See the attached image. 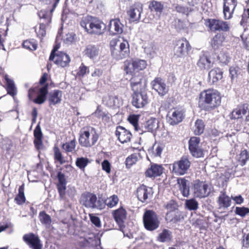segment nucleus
<instances>
[{"label":"nucleus","instance_id":"obj_31","mask_svg":"<svg viewBox=\"0 0 249 249\" xmlns=\"http://www.w3.org/2000/svg\"><path fill=\"white\" fill-rule=\"evenodd\" d=\"M48 93V86L46 85L39 89L38 94L36 98L34 99L33 101L37 104H43L45 100L46 95Z\"/></svg>","mask_w":249,"mask_h":249},{"label":"nucleus","instance_id":"obj_14","mask_svg":"<svg viewBox=\"0 0 249 249\" xmlns=\"http://www.w3.org/2000/svg\"><path fill=\"white\" fill-rule=\"evenodd\" d=\"M143 10L142 4L137 2L130 6L127 11L129 21L131 22L139 21L141 18V15Z\"/></svg>","mask_w":249,"mask_h":249},{"label":"nucleus","instance_id":"obj_23","mask_svg":"<svg viewBox=\"0 0 249 249\" xmlns=\"http://www.w3.org/2000/svg\"><path fill=\"white\" fill-rule=\"evenodd\" d=\"M116 135L121 143H125L130 141L132 136L130 132L124 127L119 126L117 127Z\"/></svg>","mask_w":249,"mask_h":249},{"label":"nucleus","instance_id":"obj_54","mask_svg":"<svg viewBox=\"0 0 249 249\" xmlns=\"http://www.w3.org/2000/svg\"><path fill=\"white\" fill-rule=\"evenodd\" d=\"M94 114L95 116H96L99 119H101L103 121L108 122L109 120V116L100 110L97 109L94 112Z\"/></svg>","mask_w":249,"mask_h":249},{"label":"nucleus","instance_id":"obj_64","mask_svg":"<svg viewBox=\"0 0 249 249\" xmlns=\"http://www.w3.org/2000/svg\"><path fill=\"white\" fill-rule=\"evenodd\" d=\"M249 18V8L245 10L242 14V19L240 22L241 25L248 22V19Z\"/></svg>","mask_w":249,"mask_h":249},{"label":"nucleus","instance_id":"obj_60","mask_svg":"<svg viewBox=\"0 0 249 249\" xmlns=\"http://www.w3.org/2000/svg\"><path fill=\"white\" fill-rule=\"evenodd\" d=\"M34 135L35 139H42L43 134L39 124L36 127L34 131Z\"/></svg>","mask_w":249,"mask_h":249},{"label":"nucleus","instance_id":"obj_2","mask_svg":"<svg viewBox=\"0 0 249 249\" xmlns=\"http://www.w3.org/2000/svg\"><path fill=\"white\" fill-rule=\"evenodd\" d=\"M221 104L220 93L217 90L208 89L202 91L198 101L199 107L204 110L213 109Z\"/></svg>","mask_w":249,"mask_h":249},{"label":"nucleus","instance_id":"obj_16","mask_svg":"<svg viewBox=\"0 0 249 249\" xmlns=\"http://www.w3.org/2000/svg\"><path fill=\"white\" fill-rule=\"evenodd\" d=\"M23 240L32 249H42V246L38 236L33 233L24 234Z\"/></svg>","mask_w":249,"mask_h":249},{"label":"nucleus","instance_id":"obj_61","mask_svg":"<svg viewBox=\"0 0 249 249\" xmlns=\"http://www.w3.org/2000/svg\"><path fill=\"white\" fill-rule=\"evenodd\" d=\"M36 34L38 36L42 37L46 35L45 25L44 24H40L39 29L36 31Z\"/></svg>","mask_w":249,"mask_h":249},{"label":"nucleus","instance_id":"obj_51","mask_svg":"<svg viewBox=\"0 0 249 249\" xmlns=\"http://www.w3.org/2000/svg\"><path fill=\"white\" fill-rule=\"evenodd\" d=\"M219 62L223 64H227L230 61V58L228 54L223 51L221 52L217 56Z\"/></svg>","mask_w":249,"mask_h":249},{"label":"nucleus","instance_id":"obj_4","mask_svg":"<svg viewBox=\"0 0 249 249\" xmlns=\"http://www.w3.org/2000/svg\"><path fill=\"white\" fill-rule=\"evenodd\" d=\"M110 47L112 57L117 60L126 58L129 55V45L126 40L121 41L118 39H113L110 41Z\"/></svg>","mask_w":249,"mask_h":249},{"label":"nucleus","instance_id":"obj_30","mask_svg":"<svg viewBox=\"0 0 249 249\" xmlns=\"http://www.w3.org/2000/svg\"><path fill=\"white\" fill-rule=\"evenodd\" d=\"M162 167L161 165L156 164L151 165L150 168H148L146 172V177L152 178L160 176L162 173Z\"/></svg>","mask_w":249,"mask_h":249},{"label":"nucleus","instance_id":"obj_55","mask_svg":"<svg viewBox=\"0 0 249 249\" xmlns=\"http://www.w3.org/2000/svg\"><path fill=\"white\" fill-rule=\"evenodd\" d=\"M54 159L57 160L60 164H62L64 162V160L62 157V154L59 149L55 147L54 148Z\"/></svg>","mask_w":249,"mask_h":249},{"label":"nucleus","instance_id":"obj_29","mask_svg":"<svg viewBox=\"0 0 249 249\" xmlns=\"http://www.w3.org/2000/svg\"><path fill=\"white\" fill-rule=\"evenodd\" d=\"M177 181L183 196L188 197L190 195L189 181L184 178H179Z\"/></svg>","mask_w":249,"mask_h":249},{"label":"nucleus","instance_id":"obj_44","mask_svg":"<svg viewBox=\"0 0 249 249\" xmlns=\"http://www.w3.org/2000/svg\"><path fill=\"white\" fill-rule=\"evenodd\" d=\"M149 8L151 11H155L159 13L160 15L162 11L163 7L160 2L153 1L150 3Z\"/></svg>","mask_w":249,"mask_h":249},{"label":"nucleus","instance_id":"obj_27","mask_svg":"<svg viewBox=\"0 0 249 249\" xmlns=\"http://www.w3.org/2000/svg\"><path fill=\"white\" fill-rule=\"evenodd\" d=\"M223 71L219 68H215L211 70L208 73V79L210 83L214 84L223 78Z\"/></svg>","mask_w":249,"mask_h":249},{"label":"nucleus","instance_id":"obj_48","mask_svg":"<svg viewBox=\"0 0 249 249\" xmlns=\"http://www.w3.org/2000/svg\"><path fill=\"white\" fill-rule=\"evenodd\" d=\"M119 199L116 195H113L107 198L105 201L106 204L109 208H112L117 204Z\"/></svg>","mask_w":249,"mask_h":249},{"label":"nucleus","instance_id":"obj_21","mask_svg":"<svg viewBox=\"0 0 249 249\" xmlns=\"http://www.w3.org/2000/svg\"><path fill=\"white\" fill-rule=\"evenodd\" d=\"M245 116L246 120L249 121V107L248 106H243L235 108L231 112V118L238 119Z\"/></svg>","mask_w":249,"mask_h":249},{"label":"nucleus","instance_id":"obj_62","mask_svg":"<svg viewBox=\"0 0 249 249\" xmlns=\"http://www.w3.org/2000/svg\"><path fill=\"white\" fill-rule=\"evenodd\" d=\"M75 35L73 33H68L64 37V41L66 43L70 44L74 40Z\"/></svg>","mask_w":249,"mask_h":249},{"label":"nucleus","instance_id":"obj_41","mask_svg":"<svg viewBox=\"0 0 249 249\" xmlns=\"http://www.w3.org/2000/svg\"><path fill=\"white\" fill-rule=\"evenodd\" d=\"M76 147V141L74 139L71 141L70 142H67L63 143L62 148L66 152L73 153L75 151Z\"/></svg>","mask_w":249,"mask_h":249},{"label":"nucleus","instance_id":"obj_40","mask_svg":"<svg viewBox=\"0 0 249 249\" xmlns=\"http://www.w3.org/2000/svg\"><path fill=\"white\" fill-rule=\"evenodd\" d=\"M158 127V120L153 118L148 120L145 124V127L148 131H153L157 129Z\"/></svg>","mask_w":249,"mask_h":249},{"label":"nucleus","instance_id":"obj_11","mask_svg":"<svg viewBox=\"0 0 249 249\" xmlns=\"http://www.w3.org/2000/svg\"><path fill=\"white\" fill-rule=\"evenodd\" d=\"M191 47L186 39H181L178 41L175 47V55L177 57L185 58L191 50Z\"/></svg>","mask_w":249,"mask_h":249},{"label":"nucleus","instance_id":"obj_8","mask_svg":"<svg viewBox=\"0 0 249 249\" xmlns=\"http://www.w3.org/2000/svg\"><path fill=\"white\" fill-rule=\"evenodd\" d=\"M147 65V62L144 60H126L124 62V70L127 74H132L135 71L138 72L145 69Z\"/></svg>","mask_w":249,"mask_h":249},{"label":"nucleus","instance_id":"obj_36","mask_svg":"<svg viewBox=\"0 0 249 249\" xmlns=\"http://www.w3.org/2000/svg\"><path fill=\"white\" fill-rule=\"evenodd\" d=\"M225 38L223 35L221 34H217L213 38L211 42L212 47L216 49L222 45V43L224 41Z\"/></svg>","mask_w":249,"mask_h":249},{"label":"nucleus","instance_id":"obj_57","mask_svg":"<svg viewBox=\"0 0 249 249\" xmlns=\"http://www.w3.org/2000/svg\"><path fill=\"white\" fill-rule=\"evenodd\" d=\"M165 208L168 212L175 211L177 208V204L174 200H170L165 205Z\"/></svg>","mask_w":249,"mask_h":249},{"label":"nucleus","instance_id":"obj_32","mask_svg":"<svg viewBox=\"0 0 249 249\" xmlns=\"http://www.w3.org/2000/svg\"><path fill=\"white\" fill-rule=\"evenodd\" d=\"M62 92L58 90H54L49 94V101L50 105H56L61 102Z\"/></svg>","mask_w":249,"mask_h":249},{"label":"nucleus","instance_id":"obj_63","mask_svg":"<svg viewBox=\"0 0 249 249\" xmlns=\"http://www.w3.org/2000/svg\"><path fill=\"white\" fill-rule=\"evenodd\" d=\"M57 189L61 198H63L65 194L66 184H58Z\"/></svg>","mask_w":249,"mask_h":249},{"label":"nucleus","instance_id":"obj_52","mask_svg":"<svg viewBox=\"0 0 249 249\" xmlns=\"http://www.w3.org/2000/svg\"><path fill=\"white\" fill-rule=\"evenodd\" d=\"M23 47L30 50H36L37 49V44L34 41L26 40L22 44Z\"/></svg>","mask_w":249,"mask_h":249},{"label":"nucleus","instance_id":"obj_53","mask_svg":"<svg viewBox=\"0 0 249 249\" xmlns=\"http://www.w3.org/2000/svg\"><path fill=\"white\" fill-rule=\"evenodd\" d=\"M235 213L241 217H244L246 214L249 213V209L244 207H236L235 210Z\"/></svg>","mask_w":249,"mask_h":249},{"label":"nucleus","instance_id":"obj_25","mask_svg":"<svg viewBox=\"0 0 249 249\" xmlns=\"http://www.w3.org/2000/svg\"><path fill=\"white\" fill-rule=\"evenodd\" d=\"M54 63L61 67H65L67 66L70 61L69 56L63 52H59L54 55Z\"/></svg>","mask_w":249,"mask_h":249},{"label":"nucleus","instance_id":"obj_20","mask_svg":"<svg viewBox=\"0 0 249 249\" xmlns=\"http://www.w3.org/2000/svg\"><path fill=\"white\" fill-rule=\"evenodd\" d=\"M137 197L142 202H146L147 199L151 197L153 192L151 188L147 187L145 185H141L137 191Z\"/></svg>","mask_w":249,"mask_h":249},{"label":"nucleus","instance_id":"obj_5","mask_svg":"<svg viewBox=\"0 0 249 249\" xmlns=\"http://www.w3.org/2000/svg\"><path fill=\"white\" fill-rule=\"evenodd\" d=\"M99 137V134L95 128L85 127L80 131L79 142L82 146L90 147L97 142Z\"/></svg>","mask_w":249,"mask_h":249},{"label":"nucleus","instance_id":"obj_19","mask_svg":"<svg viewBox=\"0 0 249 249\" xmlns=\"http://www.w3.org/2000/svg\"><path fill=\"white\" fill-rule=\"evenodd\" d=\"M153 89L156 90L160 96H164L168 91V88L163 80L160 78H156L151 82Z\"/></svg>","mask_w":249,"mask_h":249},{"label":"nucleus","instance_id":"obj_56","mask_svg":"<svg viewBox=\"0 0 249 249\" xmlns=\"http://www.w3.org/2000/svg\"><path fill=\"white\" fill-rule=\"evenodd\" d=\"M138 119L139 116L135 114L131 115L128 118V121L134 126L136 130L138 125Z\"/></svg>","mask_w":249,"mask_h":249},{"label":"nucleus","instance_id":"obj_49","mask_svg":"<svg viewBox=\"0 0 249 249\" xmlns=\"http://www.w3.org/2000/svg\"><path fill=\"white\" fill-rule=\"evenodd\" d=\"M165 219L166 221L168 222H173L175 223L178 221L179 217L178 216L175 211H172L167 212Z\"/></svg>","mask_w":249,"mask_h":249},{"label":"nucleus","instance_id":"obj_35","mask_svg":"<svg viewBox=\"0 0 249 249\" xmlns=\"http://www.w3.org/2000/svg\"><path fill=\"white\" fill-rule=\"evenodd\" d=\"M172 232L168 230L163 229L158 236V240L161 242H168L172 239Z\"/></svg>","mask_w":249,"mask_h":249},{"label":"nucleus","instance_id":"obj_39","mask_svg":"<svg viewBox=\"0 0 249 249\" xmlns=\"http://www.w3.org/2000/svg\"><path fill=\"white\" fill-rule=\"evenodd\" d=\"M24 184H23L18 188V194L15 198V201L18 205L24 203L25 201V197L24 193Z\"/></svg>","mask_w":249,"mask_h":249},{"label":"nucleus","instance_id":"obj_43","mask_svg":"<svg viewBox=\"0 0 249 249\" xmlns=\"http://www.w3.org/2000/svg\"><path fill=\"white\" fill-rule=\"evenodd\" d=\"M249 159V155L247 150L241 151L240 154L237 156V160L241 166H243L246 163L247 161Z\"/></svg>","mask_w":249,"mask_h":249},{"label":"nucleus","instance_id":"obj_59","mask_svg":"<svg viewBox=\"0 0 249 249\" xmlns=\"http://www.w3.org/2000/svg\"><path fill=\"white\" fill-rule=\"evenodd\" d=\"M102 169L106 171L107 173L109 174L111 171V165L109 162L107 160H105L102 162Z\"/></svg>","mask_w":249,"mask_h":249},{"label":"nucleus","instance_id":"obj_1","mask_svg":"<svg viewBox=\"0 0 249 249\" xmlns=\"http://www.w3.org/2000/svg\"><path fill=\"white\" fill-rule=\"evenodd\" d=\"M142 76L139 74L133 76L130 79L131 86L134 93L132 95V104L136 108L144 107L148 103V98L146 93L142 90L145 87L144 82L142 84Z\"/></svg>","mask_w":249,"mask_h":249},{"label":"nucleus","instance_id":"obj_47","mask_svg":"<svg viewBox=\"0 0 249 249\" xmlns=\"http://www.w3.org/2000/svg\"><path fill=\"white\" fill-rule=\"evenodd\" d=\"M164 148V146L163 144L156 143H155L152 147V153L154 156L155 157H160L163 151Z\"/></svg>","mask_w":249,"mask_h":249},{"label":"nucleus","instance_id":"obj_13","mask_svg":"<svg viewBox=\"0 0 249 249\" xmlns=\"http://www.w3.org/2000/svg\"><path fill=\"white\" fill-rule=\"evenodd\" d=\"M79 245L83 247L91 248L95 249H99L100 248L98 245L100 241L96 238L94 234L90 233L85 237H80L78 240Z\"/></svg>","mask_w":249,"mask_h":249},{"label":"nucleus","instance_id":"obj_6","mask_svg":"<svg viewBox=\"0 0 249 249\" xmlns=\"http://www.w3.org/2000/svg\"><path fill=\"white\" fill-rule=\"evenodd\" d=\"M80 203L83 206L89 209L101 210L104 207V203L101 204L100 200H97L96 195L88 192L81 195Z\"/></svg>","mask_w":249,"mask_h":249},{"label":"nucleus","instance_id":"obj_26","mask_svg":"<svg viewBox=\"0 0 249 249\" xmlns=\"http://www.w3.org/2000/svg\"><path fill=\"white\" fill-rule=\"evenodd\" d=\"M218 209L224 210L227 209L231 205V198L226 195L225 192H221L217 198Z\"/></svg>","mask_w":249,"mask_h":249},{"label":"nucleus","instance_id":"obj_18","mask_svg":"<svg viewBox=\"0 0 249 249\" xmlns=\"http://www.w3.org/2000/svg\"><path fill=\"white\" fill-rule=\"evenodd\" d=\"M223 13L225 19H229L232 17V14L237 5V0H223Z\"/></svg>","mask_w":249,"mask_h":249},{"label":"nucleus","instance_id":"obj_7","mask_svg":"<svg viewBox=\"0 0 249 249\" xmlns=\"http://www.w3.org/2000/svg\"><path fill=\"white\" fill-rule=\"evenodd\" d=\"M143 222L145 228L150 231L157 229L160 225L157 215L153 211L147 210L143 215Z\"/></svg>","mask_w":249,"mask_h":249},{"label":"nucleus","instance_id":"obj_58","mask_svg":"<svg viewBox=\"0 0 249 249\" xmlns=\"http://www.w3.org/2000/svg\"><path fill=\"white\" fill-rule=\"evenodd\" d=\"M145 53L149 57H153L155 52L153 45L151 44L144 48Z\"/></svg>","mask_w":249,"mask_h":249},{"label":"nucleus","instance_id":"obj_38","mask_svg":"<svg viewBox=\"0 0 249 249\" xmlns=\"http://www.w3.org/2000/svg\"><path fill=\"white\" fill-rule=\"evenodd\" d=\"M204 128L205 125L204 122L200 119L197 120L193 127L194 133L197 135L201 134L204 131Z\"/></svg>","mask_w":249,"mask_h":249},{"label":"nucleus","instance_id":"obj_42","mask_svg":"<svg viewBox=\"0 0 249 249\" xmlns=\"http://www.w3.org/2000/svg\"><path fill=\"white\" fill-rule=\"evenodd\" d=\"M106 104L109 107H119V100L116 95H109L107 98Z\"/></svg>","mask_w":249,"mask_h":249},{"label":"nucleus","instance_id":"obj_24","mask_svg":"<svg viewBox=\"0 0 249 249\" xmlns=\"http://www.w3.org/2000/svg\"><path fill=\"white\" fill-rule=\"evenodd\" d=\"M213 63L210 57L205 53H202L199 55L197 62V67L201 70H208L212 67Z\"/></svg>","mask_w":249,"mask_h":249},{"label":"nucleus","instance_id":"obj_46","mask_svg":"<svg viewBox=\"0 0 249 249\" xmlns=\"http://www.w3.org/2000/svg\"><path fill=\"white\" fill-rule=\"evenodd\" d=\"M185 206L188 210L195 211L198 209V203L196 200L192 198L186 200Z\"/></svg>","mask_w":249,"mask_h":249},{"label":"nucleus","instance_id":"obj_12","mask_svg":"<svg viewBox=\"0 0 249 249\" xmlns=\"http://www.w3.org/2000/svg\"><path fill=\"white\" fill-rule=\"evenodd\" d=\"M191 163L187 158L182 157L179 160L173 163V172L177 175H183L190 168Z\"/></svg>","mask_w":249,"mask_h":249},{"label":"nucleus","instance_id":"obj_45","mask_svg":"<svg viewBox=\"0 0 249 249\" xmlns=\"http://www.w3.org/2000/svg\"><path fill=\"white\" fill-rule=\"evenodd\" d=\"M138 160V155L133 154L128 156L125 160V165L127 168L131 167L133 164H135Z\"/></svg>","mask_w":249,"mask_h":249},{"label":"nucleus","instance_id":"obj_15","mask_svg":"<svg viewBox=\"0 0 249 249\" xmlns=\"http://www.w3.org/2000/svg\"><path fill=\"white\" fill-rule=\"evenodd\" d=\"M189 149L192 155L196 158H200L203 156V151L200 146V138L196 137H192L189 142Z\"/></svg>","mask_w":249,"mask_h":249},{"label":"nucleus","instance_id":"obj_28","mask_svg":"<svg viewBox=\"0 0 249 249\" xmlns=\"http://www.w3.org/2000/svg\"><path fill=\"white\" fill-rule=\"evenodd\" d=\"M114 218L120 226H121L126 218V212L123 207L113 211Z\"/></svg>","mask_w":249,"mask_h":249},{"label":"nucleus","instance_id":"obj_50","mask_svg":"<svg viewBox=\"0 0 249 249\" xmlns=\"http://www.w3.org/2000/svg\"><path fill=\"white\" fill-rule=\"evenodd\" d=\"M89 162V160L86 158H78L76 160V165L80 169H84Z\"/></svg>","mask_w":249,"mask_h":249},{"label":"nucleus","instance_id":"obj_17","mask_svg":"<svg viewBox=\"0 0 249 249\" xmlns=\"http://www.w3.org/2000/svg\"><path fill=\"white\" fill-rule=\"evenodd\" d=\"M208 26L212 31L229 30V26L227 22L214 19H209L208 21Z\"/></svg>","mask_w":249,"mask_h":249},{"label":"nucleus","instance_id":"obj_34","mask_svg":"<svg viewBox=\"0 0 249 249\" xmlns=\"http://www.w3.org/2000/svg\"><path fill=\"white\" fill-rule=\"evenodd\" d=\"M39 218L40 222L46 228H49L51 226L52 219L51 216L45 212L42 211L39 214Z\"/></svg>","mask_w":249,"mask_h":249},{"label":"nucleus","instance_id":"obj_9","mask_svg":"<svg viewBox=\"0 0 249 249\" xmlns=\"http://www.w3.org/2000/svg\"><path fill=\"white\" fill-rule=\"evenodd\" d=\"M184 117V111L181 108L173 107L169 110L166 115L167 122L175 125L182 122Z\"/></svg>","mask_w":249,"mask_h":249},{"label":"nucleus","instance_id":"obj_10","mask_svg":"<svg viewBox=\"0 0 249 249\" xmlns=\"http://www.w3.org/2000/svg\"><path fill=\"white\" fill-rule=\"evenodd\" d=\"M194 195L199 198L205 197L208 196L211 192L210 185L206 182L196 181L193 188Z\"/></svg>","mask_w":249,"mask_h":249},{"label":"nucleus","instance_id":"obj_37","mask_svg":"<svg viewBox=\"0 0 249 249\" xmlns=\"http://www.w3.org/2000/svg\"><path fill=\"white\" fill-rule=\"evenodd\" d=\"M5 79L7 82V92L9 94L14 97L17 94V89L15 86L14 81L9 79L7 75L5 76Z\"/></svg>","mask_w":249,"mask_h":249},{"label":"nucleus","instance_id":"obj_22","mask_svg":"<svg viewBox=\"0 0 249 249\" xmlns=\"http://www.w3.org/2000/svg\"><path fill=\"white\" fill-rule=\"evenodd\" d=\"M124 25L118 18L110 20L109 24V31L112 35H120L123 32Z\"/></svg>","mask_w":249,"mask_h":249},{"label":"nucleus","instance_id":"obj_3","mask_svg":"<svg viewBox=\"0 0 249 249\" xmlns=\"http://www.w3.org/2000/svg\"><path fill=\"white\" fill-rule=\"evenodd\" d=\"M81 26L89 34L101 35L105 29V25L97 18L87 16L82 18L80 21Z\"/></svg>","mask_w":249,"mask_h":249},{"label":"nucleus","instance_id":"obj_33","mask_svg":"<svg viewBox=\"0 0 249 249\" xmlns=\"http://www.w3.org/2000/svg\"><path fill=\"white\" fill-rule=\"evenodd\" d=\"M85 52L88 57L93 59L98 56L99 51L97 46L90 44L87 46Z\"/></svg>","mask_w":249,"mask_h":249}]
</instances>
